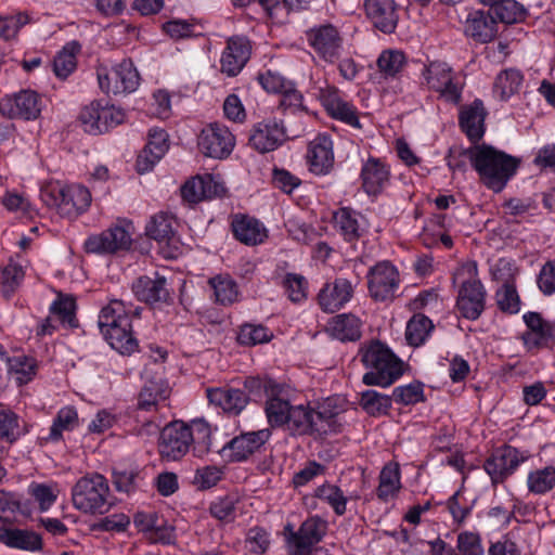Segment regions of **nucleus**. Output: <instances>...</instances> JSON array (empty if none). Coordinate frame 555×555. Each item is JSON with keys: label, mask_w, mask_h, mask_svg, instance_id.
<instances>
[{"label": "nucleus", "mask_w": 555, "mask_h": 555, "mask_svg": "<svg viewBox=\"0 0 555 555\" xmlns=\"http://www.w3.org/2000/svg\"><path fill=\"white\" fill-rule=\"evenodd\" d=\"M467 155L480 182L495 193L506 186L518 168L515 157L486 143L468 149Z\"/></svg>", "instance_id": "1"}, {"label": "nucleus", "mask_w": 555, "mask_h": 555, "mask_svg": "<svg viewBox=\"0 0 555 555\" xmlns=\"http://www.w3.org/2000/svg\"><path fill=\"white\" fill-rule=\"evenodd\" d=\"M297 395L296 388L291 386L287 396L275 402L274 408L266 416L269 426L272 429L284 427L294 435L321 433L319 422L324 420V414L317 412L310 404H294Z\"/></svg>", "instance_id": "2"}, {"label": "nucleus", "mask_w": 555, "mask_h": 555, "mask_svg": "<svg viewBox=\"0 0 555 555\" xmlns=\"http://www.w3.org/2000/svg\"><path fill=\"white\" fill-rule=\"evenodd\" d=\"M359 356L366 369L362 376V383L366 386L387 388L403 374L402 361L379 340L363 345Z\"/></svg>", "instance_id": "3"}, {"label": "nucleus", "mask_w": 555, "mask_h": 555, "mask_svg": "<svg viewBox=\"0 0 555 555\" xmlns=\"http://www.w3.org/2000/svg\"><path fill=\"white\" fill-rule=\"evenodd\" d=\"M453 284H459L456 308L467 320H477L485 310L487 292L478 278L476 261L462 263L453 273Z\"/></svg>", "instance_id": "4"}, {"label": "nucleus", "mask_w": 555, "mask_h": 555, "mask_svg": "<svg viewBox=\"0 0 555 555\" xmlns=\"http://www.w3.org/2000/svg\"><path fill=\"white\" fill-rule=\"evenodd\" d=\"M107 479L101 474L79 478L72 488L73 506L82 514L103 515L113 505Z\"/></svg>", "instance_id": "5"}, {"label": "nucleus", "mask_w": 555, "mask_h": 555, "mask_svg": "<svg viewBox=\"0 0 555 555\" xmlns=\"http://www.w3.org/2000/svg\"><path fill=\"white\" fill-rule=\"evenodd\" d=\"M423 85L439 94V98L452 104L462 100L463 83L456 72L444 61L434 60L424 64L421 72Z\"/></svg>", "instance_id": "6"}, {"label": "nucleus", "mask_w": 555, "mask_h": 555, "mask_svg": "<svg viewBox=\"0 0 555 555\" xmlns=\"http://www.w3.org/2000/svg\"><path fill=\"white\" fill-rule=\"evenodd\" d=\"M101 90L106 94H124L135 91L140 85V75L131 60H122L112 66L96 68Z\"/></svg>", "instance_id": "7"}, {"label": "nucleus", "mask_w": 555, "mask_h": 555, "mask_svg": "<svg viewBox=\"0 0 555 555\" xmlns=\"http://www.w3.org/2000/svg\"><path fill=\"white\" fill-rule=\"evenodd\" d=\"M327 531V521L318 515L308 517L294 530L291 524L284 527L286 543L291 555H308L311 548L322 541Z\"/></svg>", "instance_id": "8"}, {"label": "nucleus", "mask_w": 555, "mask_h": 555, "mask_svg": "<svg viewBox=\"0 0 555 555\" xmlns=\"http://www.w3.org/2000/svg\"><path fill=\"white\" fill-rule=\"evenodd\" d=\"M370 297L379 302L392 301L400 288V273L388 260L378 261L366 274Z\"/></svg>", "instance_id": "9"}, {"label": "nucleus", "mask_w": 555, "mask_h": 555, "mask_svg": "<svg viewBox=\"0 0 555 555\" xmlns=\"http://www.w3.org/2000/svg\"><path fill=\"white\" fill-rule=\"evenodd\" d=\"M529 457L530 454L527 451L504 444L493 450L485 461L483 469L489 475L491 485L495 487L509 478Z\"/></svg>", "instance_id": "10"}, {"label": "nucleus", "mask_w": 555, "mask_h": 555, "mask_svg": "<svg viewBox=\"0 0 555 555\" xmlns=\"http://www.w3.org/2000/svg\"><path fill=\"white\" fill-rule=\"evenodd\" d=\"M125 117L121 108L102 101H94L81 109L79 118L85 131L96 135L122 124Z\"/></svg>", "instance_id": "11"}, {"label": "nucleus", "mask_w": 555, "mask_h": 555, "mask_svg": "<svg viewBox=\"0 0 555 555\" xmlns=\"http://www.w3.org/2000/svg\"><path fill=\"white\" fill-rule=\"evenodd\" d=\"M52 197L49 205L55 206L59 212L68 218L77 217L88 210L92 196L86 186L81 184H68L63 188L53 189L44 193Z\"/></svg>", "instance_id": "12"}, {"label": "nucleus", "mask_w": 555, "mask_h": 555, "mask_svg": "<svg viewBox=\"0 0 555 555\" xmlns=\"http://www.w3.org/2000/svg\"><path fill=\"white\" fill-rule=\"evenodd\" d=\"M292 385L280 382L268 374L247 376L243 382L244 391L254 400L266 398L263 411L266 416L282 397L287 396Z\"/></svg>", "instance_id": "13"}, {"label": "nucleus", "mask_w": 555, "mask_h": 555, "mask_svg": "<svg viewBox=\"0 0 555 555\" xmlns=\"http://www.w3.org/2000/svg\"><path fill=\"white\" fill-rule=\"evenodd\" d=\"M522 320L527 326L522 341L528 351L534 352L555 346V321L546 320L534 311L525 313Z\"/></svg>", "instance_id": "14"}, {"label": "nucleus", "mask_w": 555, "mask_h": 555, "mask_svg": "<svg viewBox=\"0 0 555 555\" xmlns=\"http://www.w3.org/2000/svg\"><path fill=\"white\" fill-rule=\"evenodd\" d=\"M271 437L272 428L270 426L259 430L241 433L229 440L218 452L227 454L232 462H244L259 452Z\"/></svg>", "instance_id": "15"}, {"label": "nucleus", "mask_w": 555, "mask_h": 555, "mask_svg": "<svg viewBox=\"0 0 555 555\" xmlns=\"http://www.w3.org/2000/svg\"><path fill=\"white\" fill-rule=\"evenodd\" d=\"M235 146V137L230 129L220 122H211L201 131L199 150L209 157H228Z\"/></svg>", "instance_id": "16"}, {"label": "nucleus", "mask_w": 555, "mask_h": 555, "mask_svg": "<svg viewBox=\"0 0 555 555\" xmlns=\"http://www.w3.org/2000/svg\"><path fill=\"white\" fill-rule=\"evenodd\" d=\"M289 138L282 120L267 118L253 126L248 143L263 154L276 150Z\"/></svg>", "instance_id": "17"}, {"label": "nucleus", "mask_w": 555, "mask_h": 555, "mask_svg": "<svg viewBox=\"0 0 555 555\" xmlns=\"http://www.w3.org/2000/svg\"><path fill=\"white\" fill-rule=\"evenodd\" d=\"M42 107V98L33 90H22L0 100V113L9 118L33 120L39 117Z\"/></svg>", "instance_id": "18"}, {"label": "nucleus", "mask_w": 555, "mask_h": 555, "mask_svg": "<svg viewBox=\"0 0 555 555\" xmlns=\"http://www.w3.org/2000/svg\"><path fill=\"white\" fill-rule=\"evenodd\" d=\"M190 447L191 434L188 424L182 421H175L160 431L158 448L163 459L178 461L189 452Z\"/></svg>", "instance_id": "19"}, {"label": "nucleus", "mask_w": 555, "mask_h": 555, "mask_svg": "<svg viewBox=\"0 0 555 555\" xmlns=\"http://www.w3.org/2000/svg\"><path fill=\"white\" fill-rule=\"evenodd\" d=\"M366 20L384 34L395 33L399 22V4L396 0H362Z\"/></svg>", "instance_id": "20"}, {"label": "nucleus", "mask_w": 555, "mask_h": 555, "mask_svg": "<svg viewBox=\"0 0 555 555\" xmlns=\"http://www.w3.org/2000/svg\"><path fill=\"white\" fill-rule=\"evenodd\" d=\"M131 245L129 232L119 225L111 227L101 233L90 235L83 244L85 250L90 254H114L127 249Z\"/></svg>", "instance_id": "21"}, {"label": "nucleus", "mask_w": 555, "mask_h": 555, "mask_svg": "<svg viewBox=\"0 0 555 555\" xmlns=\"http://www.w3.org/2000/svg\"><path fill=\"white\" fill-rule=\"evenodd\" d=\"M251 55V43L245 36L228 38L220 59L221 73L229 77L237 76Z\"/></svg>", "instance_id": "22"}, {"label": "nucleus", "mask_w": 555, "mask_h": 555, "mask_svg": "<svg viewBox=\"0 0 555 555\" xmlns=\"http://www.w3.org/2000/svg\"><path fill=\"white\" fill-rule=\"evenodd\" d=\"M353 293L354 287L351 281L345 278H336L321 287L317 301L322 311L334 313L351 300Z\"/></svg>", "instance_id": "23"}, {"label": "nucleus", "mask_w": 555, "mask_h": 555, "mask_svg": "<svg viewBox=\"0 0 555 555\" xmlns=\"http://www.w3.org/2000/svg\"><path fill=\"white\" fill-rule=\"evenodd\" d=\"M306 159L309 171L315 176H325L334 167V151L332 138L326 133H319L308 144Z\"/></svg>", "instance_id": "24"}, {"label": "nucleus", "mask_w": 555, "mask_h": 555, "mask_svg": "<svg viewBox=\"0 0 555 555\" xmlns=\"http://www.w3.org/2000/svg\"><path fill=\"white\" fill-rule=\"evenodd\" d=\"M319 99L327 114L353 128H361L358 111L353 104L345 101L335 87L320 89Z\"/></svg>", "instance_id": "25"}, {"label": "nucleus", "mask_w": 555, "mask_h": 555, "mask_svg": "<svg viewBox=\"0 0 555 555\" xmlns=\"http://www.w3.org/2000/svg\"><path fill=\"white\" fill-rule=\"evenodd\" d=\"M169 149L168 133L162 128H151L147 133V142L137 157V170L144 173L164 157Z\"/></svg>", "instance_id": "26"}, {"label": "nucleus", "mask_w": 555, "mask_h": 555, "mask_svg": "<svg viewBox=\"0 0 555 555\" xmlns=\"http://www.w3.org/2000/svg\"><path fill=\"white\" fill-rule=\"evenodd\" d=\"M308 41L320 57L325 62L334 63L341 49V38L333 25H322L311 29L308 34Z\"/></svg>", "instance_id": "27"}, {"label": "nucleus", "mask_w": 555, "mask_h": 555, "mask_svg": "<svg viewBox=\"0 0 555 555\" xmlns=\"http://www.w3.org/2000/svg\"><path fill=\"white\" fill-rule=\"evenodd\" d=\"M175 224L176 220L171 215L158 212L152 217L145 228L149 237L157 241L159 244L168 246L169 250L164 251V255L169 258H176L180 253Z\"/></svg>", "instance_id": "28"}, {"label": "nucleus", "mask_w": 555, "mask_h": 555, "mask_svg": "<svg viewBox=\"0 0 555 555\" xmlns=\"http://www.w3.org/2000/svg\"><path fill=\"white\" fill-rule=\"evenodd\" d=\"M364 216L351 207H340L332 214L335 231L347 243H356L365 233Z\"/></svg>", "instance_id": "29"}, {"label": "nucleus", "mask_w": 555, "mask_h": 555, "mask_svg": "<svg viewBox=\"0 0 555 555\" xmlns=\"http://www.w3.org/2000/svg\"><path fill=\"white\" fill-rule=\"evenodd\" d=\"M224 192V185L208 173L188 180L181 188L182 198L190 204L222 196Z\"/></svg>", "instance_id": "30"}, {"label": "nucleus", "mask_w": 555, "mask_h": 555, "mask_svg": "<svg viewBox=\"0 0 555 555\" xmlns=\"http://www.w3.org/2000/svg\"><path fill=\"white\" fill-rule=\"evenodd\" d=\"M206 397L210 404L233 416L240 415L249 403L244 390L229 386L209 387L206 389Z\"/></svg>", "instance_id": "31"}, {"label": "nucleus", "mask_w": 555, "mask_h": 555, "mask_svg": "<svg viewBox=\"0 0 555 555\" xmlns=\"http://www.w3.org/2000/svg\"><path fill=\"white\" fill-rule=\"evenodd\" d=\"M360 178L362 188L367 195L380 194L390 182V167L383 159L369 157L363 163Z\"/></svg>", "instance_id": "32"}, {"label": "nucleus", "mask_w": 555, "mask_h": 555, "mask_svg": "<svg viewBox=\"0 0 555 555\" xmlns=\"http://www.w3.org/2000/svg\"><path fill=\"white\" fill-rule=\"evenodd\" d=\"M132 292L138 300L149 305L167 302L170 299L167 280L158 273L138 278L132 283Z\"/></svg>", "instance_id": "33"}, {"label": "nucleus", "mask_w": 555, "mask_h": 555, "mask_svg": "<svg viewBox=\"0 0 555 555\" xmlns=\"http://www.w3.org/2000/svg\"><path fill=\"white\" fill-rule=\"evenodd\" d=\"M464 33L476 42L488 43L495 39L499 25L490 11L476 10L467 15Z\"/></svg>", "instance_id": "34"}, {"label": "nucleus", "mask_w": 555, "mask_h": 555, "mask_svg": "<svg viewBox=\"0 0 555 555\" xmlns=\"http://www.w3.org/2000/svg\"><path fill=\"white\" fill-rule=\"evenodd\" d=\"M233 236L241 243L255 246L263 243L268 232L262 222L248 215L236 214L231 220Z\"/></svg>", "instance_id": "35"}, {"label": "nucleus", "mask_w": 555, "mask_h": 555, "mask_svg": "<svg viewBox=\"0 0 555 555\" xmlns=\"http://www.w3.org/2000/svg\"><path fill=\"white\" fill-rule=\"evenodd\" d=\"M487 111L483 102L476 99L472 104L464 106L459 116V122L462 131L467 138L476 143L485 134V119Z\"/></svg>", "instance_id": "36"}, {"label": "nucleus", "mask_w": 555, "mask_h": 555, "mask_svg": "<svg viewBox=\"0 0 555 555\" xmlns=\"http://www.w3.org/2000/svg\"><path fill=\"white\" fill-rule=\"evenodd\" d=\"M313 498L327 504L335 515L344 516L347 512L348 501L358 500L360 495L358 492H351L347 495L337 485L325 481L314 489Z\"/></svg>", "instance_id": "37"}, {"label": "nucleus", "mask_w": 555, "mask_h": 555, "mask_svg": "<svg viewBox=\"0 0 555 555\" xmlns=\"http://www.w3.org/2000/svg\"><path fill=\"white\" fill-rule=\"evenodd\" d=\"M326 328L334 338L340 341H356L361 337V321L351 313L332 318Z\"/></svg>", "instance_id": "38"}, {"label": "nucleus", "mask_w": 555, "mask_h": 555, "mask_svg": "<svg viewBox=\"0 0 555 555\" xmlns=\"http://www.w3.org/2000/svg\"><path fill=\"white\" fill-rule=\"evenodd\" d=\"M401 489V470L397 462H388L378 476L377 498L383 502L396 498Z\"/></svg>", "instance_id": "39"}, {"label": "nucleus", "mask_w": 555, "mask_h": 555, "mask_svg": "<svg viewBox=\"0 0 555 555\" xmlns=\"http://www.w3.org/2000/svg\"><path fill=\"white\" fill-rule=\"evenodd\" d=\"M0 543L9 547L26 551H39L42 548V539L38 533L17 528L0 529Z\"/></svg>", "instance_id": "40"}, {"label": "nucleus", "mask_w": 555, "mask_h": 555, "mask_svg": "<svg viewBox=\"0 0 555 555\" xmlns=\"http://www.w3.org/2000/svg\"><path fill=\"white\" fill-rule=\"evenodd\" d=\"M133 317L131 309L124 301L113 299L100 311L98 320L100 332L117 325L128 326V322L132 321Z\"/></svg>", "instance_id": "41"}, {"label": "nucleus", "mask_w": 555, "mask_h": 555, "mask_svg": "<svg viewBox=\"0 0 555 555\" xmlns=\"http://www.w3.org/2000/svg\"><path fill=\"white\" fill-rule=\"evenodd\" d=\"M131 323L132 321H129L128 326L117 325L101 332L109 346L121 354H131L138 348Z\"/></svg>", "instance_id": "42"}, {"label": "nucleus", "mask_w": 555, "mask_h": 555, "mask_svg": "<svg viewBox=\"0 0 555 555\" xmlns=\"http://www.w3.org/2000/svg\"><path fill=\"white\" fill-rule=\"evenodd\" d=\"M79 425L78 412L75 406L61 408L53 418L49 435L44 438L48 442H59L63 439L64 431H73Z\"/></svg>", "instance_id": "43"}, {"label": "nucleus", "mask_w": 555, "mask_h": 555, "mask_svg": "<svg viewBox=\"0 0 555 555\" xmlns=\"http://www.w3.org/2000/svg\"><path fill=\"white\" fill-rule=\"evenodd\" d=\"M8 365V373L22 386L28 384L37 374V360L26 354L4 357Z\"/></svg>", "instance_id": "44"}, {"label": "nucleus", "mask_w": 555, "mask_h": 555, "mask_svg": "<svg viewBox=\"0 0 555 555\" xmlns=\"http://www.w3.org/2000/svg\"><path fill=\"white\" fill-rule=\"evenodd\" d=\"M524 82V75L519 69L506 68L501 70L493 85V93L501 101H507L517 93Z\"/></svg>", "instance_id": "45"}, {"label": "nucleus", "mask_w": 555, "mask_h": 555, "mask_svg": "<svg viewBox=\"0 0 555 555\" xmlns=\"http://www.w3.org/2000/svg\"><path fill=\"white\" fill-rule=\"evenodd\" d=\"M528 492L544 495L555 488V466L546 465L531 469L526 480Z\"/></svg>", "instance_id": "46"}, {"label": "nucleus", "mask_w": 555, "mask_h": 555, "mask_svg": "<svg viewBox=\"0 0 555 555\" xmlns=\"http://www.w3.org/2000/svg\"><path fill=\"white\" fill-rule=\"evenodd\" d=\"M435 325L423 313H415L406 323L405 340L412 347H420L429 338Z\"/></svg>", "instance_id": "47"}, {"label": "nucleus", "mask_w": 555, "mask_h": 555, "mask_svg": "<svg viewBox=\"0 0 555 555\" xmlns=\"http://www.w3.org/2000/svg\"><path fill=\"white\" fill-rule=\"evenodd\" d=\"M80 49L81 46L77 41H70L57 52L53 60V72L56 77L66 79L76 69Z\"/></svg>", "instance_id": "48"}, {"label": "nucleus", "mask_w": 555, "mask_h": 555, "mask_svg": "<svg viewBox=\"0 0 555 555\" xmlns=\"http://www.w3.org/2000/svg\"><path fill=\"white\" fill-rule=\"evenodd\" d=\"M34 506L18 494L0 490V518L10 519L17 515L29 517Z\"/></svg>", "instance_id": "49"}, {"label": "nucleus", "mask_w": 555, "mask_h": 555, "mask_svg": "<svg viewBox=\"0 0 555 555\" xmlns=\"http://www.w3.org/2000/svg\"><path fill=\"white\" fill-rule=\"evenodd\" d=\"M169 397V389L162 382L150 380L141 389L138 398V408L144 411L156 410L159 403Z\"/></svg>", "instance_id": "50"}, {"label": "nucleus", "mask_w": 555, "mask_h": 555, "mask_svg": "<svg viewBox=\"0 0 555 555\" xmlns=\"http://www.w3.org/2000/svg\"><path fill=\"white\" fill-rule=\"evenodd\" d=\"M208 284L214 291L216 302L222 306H229L237 300L238 287L236 282L230 275H216L209 279Z\"/></svg>", "instance_id": "51"}, {"label": "nucleus", "mask_w": 555, "mask_h": 555, "mask_svg": "<svg viewBox=\"0 0 555 555\" xmlns=\"http://www.w3.org/2000/svg\"><path fill=\"white\" fill-rule=\"evenodd\" d=\"M359 404L366 414L378 417L389 413L392 399L390 396L369 389L361 392Z\"/></svg>", "instance_id": "52"}, {"label": "nucleus", "mask_w": 555, "mask_h": 555, "mask_svg": "<svg viewBox=\"0 0 555 555\" xmlns=\"http://www.w3.org/2000/svg\"><path fill=\"white\" fill-rule=\"evenodd\" d=\"M30 498L38 504L39 512L49 511L56 502L60 489L55 482H36L33 481L27 488Z\"/></svg>", "instance_id": "53"}, {"label": "nucleus", "mask_w": 555, "mask_h": 555, "mask_svg": "<svg viewBox=\"0 0 555 555\" xmlns=\"http://www.w3.org/2000/svg\"><path fill=\"white\" fill-rule=\"evenodd\" d=\"M191 434V444L196 456H203L212 449L211 428L204 420H195L188 425Z\"/></svg>", "instance_id": "54"}, {"label": "nucleus", "mask_w": 555, "mask_h": 555, "mask_svg": "<svg viewBox=\"0 0 555 555\" xmlns=\"http://www.w3.org/2000/svg\"><path fill=\"white\" fill-rule=\"evenodd\" d=\"M76 309V300L73 296L60 295L50 306V313L57 318L63 326L75 328L78 327Z\"/></svg>", "instance_id": "55"}, {"label": "nucleus", "mask_w": 555, "mask_h": 555, "mask_svg": "<svg viewBox=\"0 0 555 555\" xmlns=\"http://www.w3.org/2000/svg\"><path fill=\"white\" fill-rule=\"evenodd\" d=\"M490 12L504 24L520 23L527 15L525 7L515 0H499L491 7Z\"/></svg>", "instance_id": "56"}, {"label": "nucleus", "mask_w": 555, "mask_h": 555, "mask_svg": "<svg viewBox=\"0 0 555 555\" xmlns=\"http://www.w3.org/2000/svg\"><path fill=\"white\" fill-rule=\"evenodd\" d=\"M273 337L270 328L262 324L245 323L241 325L237 343L243 346H256L269 343Z\"/></svg>", "instance_id": "57"}, {"label": "nucleus", "mask_w": 555, "mask_h": 555, "mask_svg": "<svg viewBox=\"0 0 555 555\" xmlns=\"http://www.w3.org/2000/svg\"><path fill=\"white\" fill-rule=\"evenodd\" d=\"M24 276L23 267L16 262L10 261L4 268L0 267L1 291L5 298H10L15 293Z\"/></svg>", "instance_id": "58"}, {"label": "nucleus", "mask_w": 555, "mask_h": 555, "mask_svg": "<svg viewBox=\"0 0 555 555\" xmlns=\"http://www.w3.org/2000/svg\"><path fill=\"white\" fill-rule=\"evenodd\" d=\"M391 399L403 405H414L423 402L425 400L424 385L415 380L408 385L397 386L392 391Z\"/></svg>", "instance_id": "59"}, {"label": "nucleus", "mask_w": 555, "mask_h": 555, "mask_svg": "<svg viewBox=\"0 0 555 555\" xmlns=\"http://www.w3.org/2000/svg\"><path fill=\"white\" fill-rule=\"evenodd\" d=\"M279 109L284 114L308 113V108L304 104V95L296 88L295 82L280 93Z\"/></svg>", "instance_id": "60"}, {"label": "nucleus", "mask_w": 555, "mask_h": 555, "mask_svg": "<svg viewBox=\"0 0 555 555\" xmlns=\"http://www.w3.org/2000/svg\"><path fill=\"white\" fill-rule=\"evenodd\" d=\"M499 309L507 314H516L520 310V298L514 284L504 283L495 293Z\"/></svg>", "instance_id": "61"}, {"label": "nucleus", "mask_w": 555, "mask_h": 555, "mask_svg": "<svg viewBox=\"0 0 555 555\" xmlns=\"http://www.w3.org/2000/svg\"><path fill=\"white\" fill-rule=\"evenodd\" d=\"M405 64V56L401 51L387 50L377 59V67L386 77H395Z\"/></svg>", "instance_id": "62"}, {"label": "nucleus", "mask_w": 555, "mask_h": 555, "mask_svg": "<svg viewBox=\"0 0 555 555\" xmlns=\"http://www.w3.org/2000/svg\"><path fill=\"white\" fill-rule=\"evenodd\" d=\"M283 286L291 301L298 304L307 299L308 281L305 276L297 273H287Z\"/></svg>", "instance_id": "63"}, {"label": "nucleus", "mask_w": 555, "mask_h": 555, "mask_svg": "<svg viewBox=\"0 0 555 555\" xmlns=\"http://www.w3.org/2000/svg\"><path fill=\"white\" fill-rule=\"evenodd\" d=\"M456 548L461 555H485L482 539L478 532H460L456 538Z\"/></svg>", "instance_id": "64"}]
</instances>
